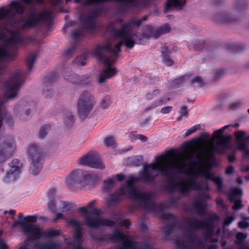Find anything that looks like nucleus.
<instances>
[{
	"label": "nucleus",
	"instance_id": "obj_1",
	"mask_svg": "<svg viewBox=\"0 0 249 249\" xmlns=\"http://www.w3.org/2000/svg\"><path fill=\"white\" fill-rule=\"evenodd\" d=\"M238 125L228 124L214 132L213 137L216 140L213 143V138L209 143L191 149L178 155L173 152H168L155 158L154 162L143 165L140 172L141 178L144 181L151 180L159 172L168 175L176 172L189 175V178L178 181L176 188L180 193L187 194L192 190H207L206 184L198 182V178L202 177L206 180L214 182L218 189L222 188L221 179L210 172L214 153H223L230 147L231 135H223L227 129Z\"/></svg>",
	"mask_w": 249,
	"mask_h": 249
},
{
	"label": "nucleus",
	"instance_id": "obj_2",
	"mask_svg": "<svg viewBox=\"0 0 249 249\" xmlns=\"http://www.w3.org/2000/svg\"><path fill=\"white\" fill-rule=\"evenodd\" d=\"M127 27L124 25L122 31L113 30L112 34L115 36V38L106 46H97L93 52L94 55L105 66L102 72L98 77V82L101 84L114 76L117 72L116 69L112 66L114 62L112 58L105 56L107 53L116 54L120 51L122 42L125 46L131 48L134 45L137 36L130 33H126Z\"/></svg>",
	"mask_w": 249,
	"mask_h": 249
},
{
	"label": "nucleus",
	"instance_id": "obj_3",
	"mask_svg": "<svg viewBox=\"0 0 249 249\" xmlns=\"http://www.w3.org/2000/svg\"><path fill=\"white\" fill-rule=\"evenodd\" d=\"M62 0H51L53 5L59 3ZM43 0H18L13 1L10 4V6L7 8L5 6L0 7V20L6 21L7 23L11 25L13 21L15 20L16 12L18 14L23 13L24 5H31L34 3H41Z\"/></svg>",
	"mask_w": 249,
	"mask_h": 249
},
{
	"label": "nucleus",
	"instance_id": "obj_4",
	"mask_svg": "<svg viewBox=\"0 0 249 249\" xmlns=\"http://www.w3.org/2000/svg\"><path fill=\"white\" fill-rule=\"evenodd\" d=\"M36 217L34 216H28L19 222L22 226V232L32 239H37L44 235L47 237H53L59 234L60 232L56 230H50L42 232L37 225L31 224L34 222Z\"/></svg>",
	"mask_w": 249,
	"mask_h": 249
},
{
	"label": "nucleus",
	"instance_id": "obj_5",
	"mask_svg": "<svg viewBox=\"0 0 249 249\" xmlns=\"http://www.w3.org/2000/svg\"><path fill=\"white\" fill-rule=\"evenodd\" d=\"M94 204V201H91L86 207H83L80 209L81 212L94 214V217H86V224L91 228H100L103 226L113 225V223L112 221L104 219L99 215L98 210L93 207Z\"/></svg>",
	"mask_w": 249,
	"mask_h": 249
},
{
	"label": "nucleus",
	"instance_id": "obj_6",
	"mask_svg": "<svg viewBox=\"0 0 249 249\" xmlns=\"http://www.w3.org/2000/svg\"><path fill=\"white\" fill-rule=\"evenodd\" d=\"M95 175L89 171L77 169L72 171L66 178V182L70 186L82 187L92 180Z\"/></svg>",
	"mask_w": 249,
	"mask_h": 249
},
{
	"label": "nucleus",
	"instance_id": "obj_7",
	"mask_svg": "<svg viewBox=\"0 0 249 249\" xmlns=\"http://www.w3.org/2000/svg\"><path fill=\"white\" fill-rule=\"evenodd\" d=\"M136 180V178L131 177L127 181V185L122 186L119 191L118 194L110 201H115L123 198H131L134 199L141 200L143 194L139 192L133 185V183Z\"/></svg>",
	"mask_w": 249,
	"mask_h": 249
},
{
	"label": "nucleus",
	"instance_id": "obj_8",
	"mask_svg": "<svg viewBox=\"0 0 249 249\" xmlns=\"http://www.w3.org/2000/svg\"><path fill=\"white\" fill-rule=\"evenodd\" d=\"M111 240L114 242H119L121 247L119 249H151L148 244H144L141 247L135 245L133 242L132 238L122 232L116 231L114 232Z\"/></svg>",
	"mask_w": 249,
	"mask_h": 249
},
{
	"label": "nucleus",
	"instance_id": "obj_9",
	"mask_svg": "<svg viewBox=\"0 0 249 249\" xmlns=\"http://www.w3.org/2000/svg\"><path fill=\"white\" fill-rule=\"evenodd\" d=\"M2 34V33H0V37L3 39V42L0 43V61L7 56L8 46L19 44L22 40L21 36L18 32H9L5 37Z\"/></svg>",
	"mask_w": 249,
	"mask_h": 249
},
{
	"label": "nucleus",
	"instance_id": "obj_10",
	"mask_svg": "<svg viewBox=\"0 0 249 249\" xmlns=\"http://www.w3.org/2000/svg\"><path fill=\"white\" fill-rule=\"evenodd\" d=\"M95 103L94 97L89 92L82 93L77 104V112L79 116L85 118L91 111Z\"/></svg>",
	"mask_w": 249,
	"mask_h": 249
},
{
	"label": "nucleus",
	"instance_id": "obj_11",
	"mask_svg": "<svg viewBox=\"0 0 249 249\" xmlns=\"http://www.w3.org/2000/svg\"><path fill=\"white\" fill-rule=\"evenodd\" d=\"M21 72L15 74L13 77L7 82L4 87L5 96L9 98L15 97L21 85Z\"/></svg>",
	"mask_w": 249,
	"mask_h": 249
},
{
	"label": "nucleus",
	"instance_id": "obj_12",
	"mask_svg": "<svg viewBox=\"0 0 249 249\" xmlns=\"http://www.w3.org/2000/svg\"><path fill=\"white\" fill-rule=\"evenodd\" d=\"M28 154L32 160L31 172L36 175L41 168V165L38 162L40 159L39 149L36 144H31L28 148Z\"/></svg>",
	"mask_w": 249,
	"mask_h": 249
},
{
	"label": "nucleus",
	"instance_id": "obj_13",
	"mask_svg": "<svg viewBox=\"0 0 249 249\" xmlns=\"http://www.w3.org/2000/svg\"><path fill=\"white\" fill-rule=\"evenodd\" d=\"M78 163L81 165H87L94 168L103 169L105 167L97 154L94 152L82 157L79 159Z\"/></svg>",
	"mask_w": 249,
	"mask_h": 249
},
{
	"label": "nucleus",
	"instance_id": "obj_14",
	"mask_svg": "<svg viewBox=\"0 0 249 249\" xmlns=\"http://www.w3.org/2000/svg\"><path fill=\"white\" fill-rule=\"evenodd\" d=\"M16 149L15 143L12 139L4 141L2 142L0 141V163L10 157Z\"/></svg>",
	"mask_w": 249,
	"mask_h": 249
},
{
	"label": "nucleus",
	"instance_id": "obj_15",
	"mask_svg": "<svg viewBox=\"0 0 249 249\" xmlns=\"http://www.w3.org/2000/svg\"><path fill=\"white\" fill-rule=\"evenodd\" d=\"M69 224L76 229L72 241L71 243V246L73 249H83V240L79 223L75 219H71L70 221Z\"/></svg>",
	"mask_w": 249,
	"mask_h": 249
},
{
	"label": "nucleus",
	"instance_id": "obj_16",
	"mask_svg": "<svg viewBox=\"0 0 249 249\" xmlns=\"http://www.w3.org/2000/svg\"><path fill=\"white\" fill-rule=\"evenodd\" d=\"M236 141L240 150L243 153V156L245 158L249 159V150L246 146V141L249 137H245L246 132L244 131H238L234 133Z\"/></svg>",
	"mask_w": 249,
	"mask_h": 249
},
{
	"label": "nucleus",
	"instance_id": "obj_17",
	"mask_svg": "<svg viewBox=\"0 0 249 249\" xmlns=\"http://www.w3.org/2000/svg\"><path fill=\"white\" fill-rule=\"evenodd\" d=\"M242 194V191L239 188H233L231 192L230 195V199L234 202V204L232 206V209L234 210H238L241 207V202L238 201L235 197L237 196H241Z\"/></svg>",
	"mask_w": 249,
	"mask_h": 249
},
{
	"label": "nucleus",
	"instance_id": "obj_18",
	"mask_svg": "<svg viewBox=\"0 0 249 249\" xmlns=\"http://www.w3.org/2000/svg\"><path fill=\"white\" fill-rule=\"evenodd\" d=\"M20 164L18 163L15 165L14 163H12L10 171L6 175V179L7 181L11 182L15 180L20 175Z\"/></svg>",
	"mask_w": 249,
	"mask_h": 249
},
{
	"label": "nucleus",
	"instance_id": "obj_19",
	"mask_svg": "<svg viewBox=\"0 0 249 249\" xmlns=\"http://www.w3.org/2000/svg\"><path fill=\"white\" fill-rule=\"evenodd\" d=\"M185 3V0H168L166 3V9L171 7L180 9Z\"/></svg>",
	"mask_w": 249,
	"mask_h": 249
},
{
	"label": "nucleus",
	"instance_id": "obj_20",
	"mask_svg": "<svg viewBox=\"0 0 249 249\" xmlns=\"http://www.w3.org/2000/svg\"><path fill=\"white\" fill-rule=\"evenodd\" d=\"M197 227L206 229L207 230L206 236L208 238H209L213 233V225L211 221L200 223L197 226Z\"/></svg>",
	"mask_w": 249,
	"mask_h": 249
},
{
	"label": "nucleus",
	"instance_id": "obj_21",
	"mask_svg": "<svg viewBox=\"0 0 249 249\" xmlns=\"http://www.w3.org/2000/svg\"><path fill=\"white\" fill-rule=\"evenodd\" d=\"M36 21L37 19L36 18L34 14H32L27 20H22L20 23L19 26H22L23 28L30 27L35 24Z\"/></svg>",
	"mask_w": 249,
	"mask_h": 249
},
{
	"label": "nucleus",
	"instance_id": "obj_22",
	"mask_svg": "<svg viewBox=\"0 0 249 249\" xmlns=\"http://www.w3.org/2000/svg\"><path fill=\"white\" fill-rule=\"evenodd\" d=\"M115 184V176L111 177L105 180L104 182L103 190L105 192H108L113 188Z\"/></svg>",
	"mask_w": 249,
	"mask_h": 249
},
{
	"label": "nucleus",
	"instance_id": "obj_23",
	"mask_svg": "<svg viewBox=\"0 0 249 249\" xmlns=\"http://www.w3.org/2000/svg\"><path fill=\"white\" fill-rule=\"evenodd\" d=\"M115 184V176L111 177L105 180L104 182L103 190L105 192H108L113 188Z\"/></svg>",
	"mask_w": 249,
	"mask_h": 249
},
{
	"label": "nucleus",
	"instance_id": "obj_24",
	"mask_svg": "<svg viewBox=\"0 0 249 249\" xmlns=\"http://www.w3.org/2000/svg\"><path fill=\"white\" fill-rule=\"evenodd\" d=\"M115 184V176L111 177L105 180L104 182L103 190L105 192H108L113 188Z\"/></svg>",
	"mask_w": 249,
	"mask_h": 249
},
{
	"label": "nucleus",
	"instance_id": "obj_25",
	"mask_svg": "<svg viewBox=\"0 0 249 249\" xmlns=\"http://www.w3.org/2000/svg\"><path fill=\"white\" fill-rule=\"evenodd\" d=\"M166 53H169L166 48H164L162 51V56L163 63L167 66H172L173 64V61L170 59L166 54Z\"/></svg>",
	"mask_w": 249,
	"mask_h": 249
},
{
	"label": "nucleus",
	"instance_id": "obj_26",
	"mask_svg": "<svg viewBox=\"0 0 249 249\" xmlns=\"http://www.w3.org/2000/svg\"><path fill=\"white\" fill-rule=\"evenodd\" d=\"M75 64L79 66H82L85 65L87 63V58L85 55H83L77 57L75 61Z\"/></svg>",
	"mask_w": 249,
	"mask_h": 249
},
{
	"label": "nucleus",
	"instance_id": "obj_27",
	"mask_svg": "<svg viewBox=\"0 0 249 249\" xmlns=\"http://www.w3.org/2000/svg\"><path fill=\"white\" fill-rule=\"evenodd\" d=\"M111 104V99L109 97H105L101 101L100 107L102 109L107 108Z\"/></svg>",
	"mask_w": 249,
	"mask_h": 249
},
{
	"label": "nucleus",
	"instance_id": "obj_28",
	"mask_svg": "<svg viewBox=\"0 0 249 249\" xmlns=\"http://www.w3.org/2000/svg\"><path fill=\"white\" fill-rule=\"evenodd\" d=\"M104 143L106 146L114 147L115 140L114 138L112 137H108L105 138L104 140Z\"/></svg>",
	"mask_w": 249,
	"mask_h": 249
},
{
	"label": "nucleus",
	"instance_id": "obj_29",
	"mask_svg": "<svg viewBox=\"0 0 249 249\" xmlns=\"http://www.w3.org/2000/svg\"><path fill=\"white\" fill-rule=\"evenodd\" d=\"M200 127V126L199 125H196L191 127L189 129L185 131L184 136L187 137L190 135L195 132L196 130L199 129Z\"/></svg>",
	"mask_w": 249,
	"mask_h": 249
},
{
	"label": "nucleus",
	"instance_id": "obj_30",
	"mask_svg": "<svg viewBox=\"0 0 249 249\" xmlns=\"http://www.w3.org/2000/svg\"><path fill=\"white\" fill-rule=\"evenodd\" d=\"M242 220L238 223V226L241 229L246 228L249 226V223L247 221L249 220V217L242 216Z\"/></svg>",
	"mask_w": 249,
	"mask_h": 249
},
{
	"label": "nucleus",
	"instance_id": "obj_31",
	"mask_svg": "<svg viewBox=\"0 0 249 249\" xmlns=\"http://www.w3.org/2000/svg\"><path fill=\"white\" fill-rule=\"evenodd\" d=\"M36 58V55L34 54H31L28 57L27 61L28 67L29 69H31L33 67Z\"/></svg>",
	"mask_w": 249,
	"mask_h": 249
},
{
	"label": "nucleus",
	"instance_id": "obj_32",
	"mask_svg": "<svg viewBox=\"0 0 249 249\" xmlns=\"http://www.w3.org/2000/svg\"><path fill=\"white\" fill-rule=\"evenodd\" d=\"M58 247V244L55 243H51L48 245H44L41 249H57Z\"/></svg>",
	"mask_w": 249,
	"mask_h": 249
},
{
	"label": "nucleus",
	"instance_id": "obj_33",
	"mask_svg": "<svg viewBox=\"0 0 249 249\" xmlns=\"http://www.w3.org/2000/svg\"><path fill=\"white\" fill-rule=\"evenodd\" d=\"M246 237L247 235L246 234L241 232L238 233L236 235L238 244L241 243L244 239L246 238Z\"/></svg>",
	"mask_w": 249,
	"mask_h": 249
},
{
	"label": "nucleus",
	"instance_id": "obj_34",
	"mask_svg": "<svg viewBox=\"0 0 249 249\" xmlns=\"http://www.w3.org/2000/svg\"><path fill=\"white\" fill-rule=\"evenodd\" d=\"M49 128V126L48 125H46L41 127L39 132V136L40 137H43L46 135L47 133L48 130Z\"/></svg>",
	"mask_w": 249,
	"mask_h": 249
},
{
	"label": "nucleus",
	"instance_id": "obj_35",
	"mask_svg": "<svg viewBox=\"0 0 249 249\" xmlns=\"http://www.w3.org/2000/svg\"><path fill=\"white\" fill-rule=\"evenodd\" d=\"M172 109H173V107H172L168 106V107H163L162 108H161L160 111H161V113L163 114H167V113H169L170 111H171Z\"/></svg>",
	"mask_w": 249,
	"mask_h": 249
},
{
	"label": "nucleus",
	"instance_id": "obj_36",
	"mask_svg": "<svg viewBox=\"0 0 249 249\" xmlns=\"http://www.w3.org/2000/svg\"><path fill=\"white\" fill-rule=\"evenodd\" d=\"M234 220V218L231 216L227 217L224 221V224L225 225H229Z\"/></svg>",
	"mask_w": 249,
	"mask_h": 249
},
{
	"label": "nucleus",
	"instance_id": "obj_37",
	"mask_svg": "<svg viewBox=\"0 0 249 249\" xmlns=\"http://www.w3.org/2000/svg\"><path fill=\"white\" fill-rule=\"evenodd\" d=\"M187 114V108L185 107H183L181 108L179 111V115L181 116H186Z\"/></svg>",
	"mask_w": 249,
	"mask_h": 249
},
{
	"label": "nucleus",
	"instance_id": "obj_38",
	"mask_svg": "<svg viewBox=\"0 0 249 249\" xmlns=\"http://www.w3.org/2000/svg\"><path fill=\"white\" fill-rule=\"evenodd\" d=\"M192 82L193 83L201 84L203 82V80L200 77L196 76L193 78Z\"/></svg>",
	"mask_w": 249,
	"mask_h": 249
},
{
	"label": "nucleus",
	"instance_id": "obj_39",
	"mask_svg": "<svg viewBox=\"0 0 249 249\" xmlns=\"http://www.w3.org/2000/svg\"><path fill=\"white\" fill-rule=\"evenodd\" d=\"M124 178V177L123 174H119L115 176V180L116 179L118 181H122Z\"/></svg>",
	"mask_w": 249,
	"mask_h": 249
},
{
	"label": "nucleus",
	"instance_id": "obj_40",
	"mask_svg": "<svg viewBox=\"0 0 249 249\" xmlns=\"http://www.w3.org/2000/svg\"><path fill=\"white\" fill-rule=\"evenodd\" d=\"M48 207L52 211V212H55V207L54 206V203L53 202L51 201L48 204Z\"/></svg>",
	"mask_w": 249,
	"mask_h": 249
},
{
	"label": "nucleus",
	"instance_id": "obj_41",
	"mask_svg": "<svg viewBox=\"0 0 249 249\" xmlns=\"http://www.w3.org/2000/svg\"><path fill=\"white\" fill-rule=\"evenodd\" d=\"M233 172V168L232 166H229L226 171L227 174H231Z\"/></svg>",
	"mask_w": 249,
	"mask_h": 249
},
{
	"label": "nucleus",
	"instance_id": "obj_42",
	"mask_svg": "<svg viewBox=\"0 0 249 249\" xmlns=\"http://www.w3.org/2000/svg\"><path fill=\"white\" fill-rule=\"evenodd\" d=\"M137 139L141 140L142 141L145 142L146 140V138L142 135H138L137 136Z\"/></svg>",
	"mask_w": 249,
	"mask_h": 249
},
{
	"label": "nucleus",
	"instance_id": "obj_43",
	"mask_svg": "<svg viewBox=\"0 0 249 249\" xmlns=\"http://www.w3.org/2000/svg\"><path fill=\"white\" fill-rule=\"evenodd\" d=\"M141 22V20H136L133 21L131 24V25H136L137 26H139Z\"/></svg>",
	"mask_w": 249,
	"mask_h": 249
},
{
	"label": "nucleus",
	"instance_id": "obj_44",
	"mask_svg": "<svg viewBox=\"0 0 249 249\" xmlns=\"http://www.w3.org/2000/svg\"><path fill=\"white\" fill-rule=\"evenodd\" d=\"M162 104V101L160 100V101H159L156 103H155L153 105V106H152V107H157V106H160V105H161Z\"/></svg>",
	"mask_w": 249,
	"mask_h": 249
},
{
	"label": "nucleus",
	"instance_id": "obj_45",
	"mask_svg": "<svg viewBox=\"0 0 249 249\" xmlns=\"http://www.w3.org/2000/svg\"><path fill=\"white\" fill-rule=\"evenodd\" d=\"M122 225L124 226L127 227L129 226L130 223H129V221H128V220H124L122 222Z\"/></svg>",
	"mask_w": 249,
	"mask_h": 249
},
{
	"label": "nucleus",
	"instance_id": "obj_46",
	"mask_svg": "<svg viewBox=\"0 0 249 249\" xmlns=\"http://www.w3.org/2000/svg\"><path fill=\"white\" fill-rule=\"evenodd\" d=\"M73 37L74 38L76 39L78 38V36H80V34H77V31H74L72 33Z\"/></svg>",
	"mask_w": 249,
	"mask_h": 249
},
{
	"label": "nucleus",
	"instance_id": "obj_47",
	"mask_svg": "<svg viewBox=\"0 0 249 249\" xmlns=\"http://www.w3.org/2000/svg\"><path fill=\"white\" fill-rule=\"evenodd\" d=\"M62 218V214L61 213H58L56 215L55 219L57 220Z\"/></svg>",
	"mask_w": 249,
	"mask_h": 249
},
{
	"label": "nucleus",
	"instance_id": "obj_48",
	"mask_svg": "<svg viewBox=\"0 0 249 249\" xmlns=\"http://www.w3.org/2000/svg\"><path fill=\"white\" fill-rule=\"evenodd\" d=\"M217 248V246L213 244H212L209 248H208L207 249H215L216 248Z\"/></svg>",
	"mask_w": 249,
	"mask_h": 249
},
{
	"label": "nucleus",
	"instance_id": "obj_49",
	"mask_svg": "<svg viewBox=\"0 0 249 249\" xmlns=\"http://www.w3.org/2000/svg\"><path fill=\"white\" fill-rule=\"evenodd\" d=\"M236 182L238 184H241L242 183V178L240 177L238 178H237V179H236Z\"/></svg>",
	"mask_w": 249,
	"mask_h": 249
},
{
	"label": "nucleus",
	"instance_id": "obj_50",
	"mask_svg": "<svg viewBox=\"0 0 249 249\" xmlns=\"http://www.w3.org/2000/svg\"><path fill=\"white\" fill-rule=\"evenodd\" d=\"M217 202L218 204H222L223 200L221 198H218L217 200Z\"/></svg>",
	"mask_w": 249,
	"mask_h": 249
},
{
	"label": "nucleus",
	"instance_id": "obj_51",
	"mask_svg": "<svg viewBox=\"0 0 249 249\" xmlns=\"http://www.w3.org/2000/svg\"><path fill=\"white\" fill-rule=\"evenodd\" d=\"M234 160V157L233 156H231L229 157V160L230 162Z\"/></svg>",
	"mask_w": 249,
	"mask_h": 249
},
{
	"label": "nucleus",
	"instance_id": "obj_52",
	"mask_svg": "<svg viewBox=\"0 0 249 249\" xmlns=\"http://www.w3.org/2000/svg\"><path fill=\"white\" fill-rule=\"evenodd\" d=\"M16 212L15 210H11L9 211V213L11 214H14Z\"/></svg>",
	"mask_w": 249,
	"mask_h": 249
},
{
	"label": "nucleus",
	"instance_id": "obj_53",
	"mask_svg": "<svg viewBox=\"0 0 249 249\" xmlns=\"http://www.w3.org/2000/svg\"><path fill=\"white\" fill-rule=\"evenodd\" d=\"M242 170L244 171H248V170H249V167H248L247 168H242Z\"/></svg>",
	"mask_w": 249,
	"mask_h": 249
},
{
	"label": "nucleus",
	"instance_id": "obj_54",
	"mask_svg": "<svg viewBox=\"0 0 249 249\" xmlns=\"http://www.w3.org/2000/svg\"><path fill=\"white\" fill-rule=\"evenodd\" d=\"M18 249H28L26 246H23L20 247Z\"/></svg>",
	"mask_w": 249,
	"mask_h": 249
},
{
	"label": "nucleus",
	"instance_id": "obj_55",
	"mask_svg": "<svg viewBox=\"0 0 249 249\" xmlns=\"http://www.w3.org/2000/svg\"><path fill=\"white\" fill-rule=\"evenodd\" d=\"M210 240H211V242H216L217 241V238H214V239H210Z\"/></svg>",
	"mask_w": 249,
	"mask_h": 249
},
{
	"label": "nucleus",
	"instance_id": "obj_56",
	"mask_svg": "<svg viewBox=\"0 0 249 249\" xmlns=\"http://www.w3.org/2000/svg\"><path fill=\"white\" fill-rule=\"evenodd\" d=\"M22 216H23V214L22 213H19L18 214V218H21Z\"/></svg>",
	"mask_w": 249,
	"mask_h": 249
},
{
	"label": "nucleus",
	"instance_id": "obj_57",
	"mask_svg": "<svg viewBox=\"0 0 249 249\" xmlns=\"http://www.w3.org/2000/svg\"><path fill=\"white\" fill-rule=\"evenodd\" d=\"M225 243L223 242V243H222V245L223 246H225Z\"/></svg>",
	"mask_w": 249,
	"mask_h": 249
},
{
	"label": "nucleus",
	"instance_id": "obj_58",
	"mask_svg": "<svg viewBox=\"0 0 249 249\" xmlns=\"http://www.w3.org/2000/svg\"><path fill=\"white\" fill-rule=\"evenodd\" d=\"M242 249H249V248H243Z\"/></svg>",
	"mask_w": 249,
	"mask_h": 249
},
{
	"label": "nucleus",
	"instance_id": "obj_59",
	"mask_svg": "<svg viewBox=\"0 0 249 249\" xmlns=\"http://www.w3.org/2000/svg\"><path fill=\"white\" fill-rule=\"evenodd\" d=\"M214 218L217 219L218 218V216H215V217H214Z\"/></svg>",
	"mask_w": 249,
	"mask_h": 249
},
{
	"label": "nucleus",
	"instance_id": "obj_60",
	"mask_svg": "<svg viewBox=\"0 0 249 249\" xmlns=\"http://www.w3.org/2000/svg\"><path fill=\"white\" fill-rule=\"evenodd\" d=\"M70 0H66V1H67V2H68V1H70Z\"/></svg>",
	"mask_w": 249,
	"mask_h": 249
},
{
	"label": "nucleus",
	"instance_id": "obj_61",
	"mask_svg": "<svg viewBox=\"0 0 249 249\" xmlns=\"http://www.w3.org/2000/svg\"><path fill=\"white\" fill-rule=\"evenodd\" d=\"M89 19H88V20H87V22H89Z\"/></svg>",
	"mask_w": 249,
	"mask_h": 249
},
{
	"label": "nucleus",
	"instance_id": "obj_62",
	"mask_svg": "<svg viewBox=\"0 0 249 249\" xmlns=\"http://www.w3.org/2000/svg\"><path fill=\"white\" fill-rule=\"evenodd\" d=\"M248 112H249V109H248Z\"/></svg>",
	"mask_w": 249,
	"mask_h": 249
}]
</instances>
